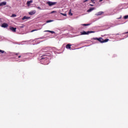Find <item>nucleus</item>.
Listing matches in <instances>:
<instances>
[{
    "label": "nucleus",
    "instance_id": "obj_25",
    "mask_svg": "<svg viewBox=\"0 0 128 128\" xmlns=\"http://www.w3.org/2000/svg\"><path fill=\"white\" fill-rule=\"evenodd\" d=\"M38 10H42V8H40V6H38V7H36Z\"/></svg>",
    "mask_w": 128,
    "mask_h": 128
},
{
    "label": "nucleus",
    "instance_id": "obj_19",
    "mask_svg": "<svg viewBox=\"0 0 128 128\" xmlns=\"http://www.w3.org/2000/svg\"><path fill=\"white\" fill-rule=\"evenodd\" d=\"M82 25L84 26H90V24H82Z\"/></svg>",
    "mask_w": 128,
    "mask_h": 128
},
{
    "label": "nucleus",
    "instance_id": "obj_29",
    "mask_svg": "<svg viewBox=\"0 0 128 128\" xmlns=\"http://www.w3.org/2000/svg\"><path fill=\"white\" fill-rule=\"evenodd\" d=\"M90 6H94V5L90 4Z\"/></svg>",
    "mask_w": 128,
    "mask_h": 128
},
{
    "label": "nucleus",
    "instance_id": "obj_32",
    "mask_svg": "<svg viewBox=\"0 0 128 128\" xmlns=\"http://www.w3.org/2000/svg\"><path fill=\"white\" fill-rule=\"evenodd\" d=\"M103 0H100V2H102Z\"/></svg>",
    "mask_w": 128,
    "mask_h": 128
},
{
    "label": "nucleus",
    "instance_id": "obj_34",
    "mask_svg": "<svg viewBox=\"0 0 128 128\" xmlns=\"http://www.w3.org/2000/svg\"><path fill=\"white\" fill-rule=\"evenodd\" d=\"M126 34H128V32H126Z\"/></svg>",
    "mask_w": 128,
    "mask_h": 128
},
{
    "label": "nucleus",
    "instance_id": "obj_16",
    "mask_svg": "<svg viewBox=\"0 0 128 128\" xmlns=\"http://www.w3.org/2000/svg\"><path fill=\"white\" fill-rule=\"evenodd\" d=\"M16 14H12V18H16Z\"/></svg>",
    "mask_w": 128,
    "mask_h": 128
},
{
    "label": "nucleus",
    "instance_id": "obj_13",
    "mask_svg": "<svg viewBox=\"0 0 128 128\" xmlns=\"http://www.w3.org/2000/svg\"><path fill=\"white\" fill-rule=\"evenodd\" d=\"M94 10V8H90L89 10H88V12H90L92 10Z\"/></svg>",
    "mask_w": 128,
    "mask_h": 128
},
{
    "label": "nucleus",
    "instance_id": "obj_14",
    "mask_svg": "<svg viewBox=\"0 0 128 128\" xmlns=\"http://www.w3.org/2000/svg\"><path fill=\"white\" fill-rule=\"evenodd\" d=\"M54 22V20H47V21L46 22L47 24H48V22Z\"/></svg>",
    "mask_w": 128,
    "mask_h": 128
},
{
    "label": "nucleus",
    "instance_id": "obj_3",
    "mask_svg": "<svg viewBox=\"0 0 128 128\" xmlns=\"http://www.w3.org/2000/svg\"><path fill=\"white\" fill-rule=\"evenodd\" d=\"M48 55H42L41 56L40 60L42 62H46V60H48Z\"/></svg>",
    "mask_w": 128,
    "mask_h": 128
},
{
    "label": "nucleus",
    "instance_id": "obj_1",
    "mask_svg": "<svg viewBox=\"0 0 128 128\" xmlns=\"http://www.w3.org/2000/svg\"><path fill=\"white\" fill-rule=\"evenodd\" d=\"M93 40H98L99 42H101L102 44L104 42H108L109 40L108 38L104 40L102 38H93Z\"/></svg>",
    "mask_w": 128,
    "mask_h": 128
},
{
    "label": "nucleus",
    "instance_id": "obj_30",
    "mask_svg": "<svg viewBox=\"0 0 128 128\" xmlns=\"http://www.w3.org/2000/svg\"><path fill=\"white\" fill-rule=\"evenodd\" d=\"M70 14L71 16H72V14L71 12H70L69 14Z\"/></svg>",
    "mask_w": 128,
    "mask_h": 128
},
{
    "label": "nucleus",
    "instance_id": "obj_21",
    "mask_svg": "<svg viewBox=\"0 0 128 128\" xmlns=\"http://www.w3.org/2000/svg\"><path fill=\"white\" fill-rule=\"evenodd\" d=\"M36 30H32L31 31V32H36Z\"/></svg>",
    "mask_w": 128,
    "mask_h": 128
},
{
    "label": "nucleus",
    "instance_id": "obj_33",
    "mask_svg": "<svg viewBox=\"0 0 128 128\" xmlns=\"http://www.w3.org/2000/svg\"><path fill=\"white\" fill-rule=\"evenodd\" d=\"M118 34H116V36H118Z\"/></svg>",
    "mask_w": 128,
    "mask_h": 128
},
{
    "label": "nucleus",
    "instance_id": "obj_20",
    "mask_svg": "<svg viewBox=\"0 0 128 128\" xmlns=\"http://www.w3.org/2000/svg\"><path fill=\"white\" fill-rule=\"evenodd\" d=\"M96 0H91L92 2V4H96V2H94Z\"/></svg>",
    "mask_w": 128,
    "mask_h": 128
},
{
    "label": "nucleus",
    "instance_id": "obj_5",
    "mask_svg": "<svg viewBox=\"0 0 128 128\" xmlns=\"http://www.w3.org/2000/svg\"><path fill=\"white\" fill-rule=\"evenodd\" d=\"M10 30H12L13 32H16V28H14L12 26L10 27Z\"/></svg>",
    "mask_w": 128,
    "mask_h": 128
},
{
    "label": "nucleus",
    "instance_id": "obj_23",
    "mask_svg": "<svg viewBox=\"0 0 128 128\" xmlns=\"http://www.w3.org/2000/svg\"><path fill=\"white\" fill-rule=\"evenodd\" d=\"M45 32H50V30H45L44 31Z\"/></svg>",
    "mask_w": 128,
    "mask_h": 128
},
{
    "label": "nucleus",
    "instance_id": "obj_12",
    "mask_svg": "<svg viewBox=\"0 0 128 128\" xmlns=\"http://www.w3.org/2000/svg\"><path fill=\"white\" fill-rule=\"evenodd\" d=\"M70 46H72V45H70V44H68L66 46V48H68V49H70L71 48Z\"/></svg>",
    "mask_w": 128,
    "mask_h": 128
},
{
    "label": "nucleus",
    "instance_id": "obj_18",
    "mask_svg": "<svg viewBox=\"0 0 128 128\" xmlns=\"http://www.w3.org/2000/svg\"><path fill=\"white\" fill-rule=\"evenodd\" d=\"M61 14H62V16H66V14L61 13Z\"/></svg>",
    "mask_w": 128,
    "mask_h": 128
},
{
    "label": "nucleus",
    "instance_id": "obj_17",
    "mask_svg": "<svg viewBox=\"0 0 128 128\" xmlns=\"http://www.w3.org/2000/svg\"><path fill=\"white\" fill-rule=\"evenodd\" d=\"M124 18L125 20H126L128 18V15L124 16Z\"/></svg>",
    "mask_w": 128,
    "mask_h": 128
},
{
    "label": "nucleus",
    "instance_id": "obj_2",
    "mask_svg": "<svg viewBox=\"0 0 128 128\" xmlns=\"http://www.w3.org/2000/svg\"><path fill=\"white\" fill-rule=\"evenodd\" d=\"M94 31H88V32H86V31H83L82 32H81V35H84V34H94Z\"/></svg>",
    "mask_w": 128,
    "mask_h": 128
},
{
    "label": "nucleus",
    "instance_id": "obj_7",
    "mask_svg": "<svg viewBox=\"0 0 128 128\" xmlns=\"http://www.w3.org/2000/svg\"><path fill=\"white\" fill-rule=\"evenodd\" d=\"M2 28H8V24L6 23H3L2 25Z\"/></svg>",
    "mask_w": 128,
    "mask_h": 128
},
{
    "label": "nucleus",
    "instance_id": "obj_24",
    "mask_svg": "<svg viewBox=\"0 0 128 128\" xmlns=\"http://www.w3.org/2000/svg\"><path fill=\"white\" fill-rule=\"evenodd\" d=\"M54 12H56V11H52L50 14H54Z\"/></svg>",
    "mask_w": 128,
    "mask_h": 128
},
{
    "label": "nucleus",
    "instance_id": "obj_6",
    "mask_svg": "<svg viewBox=\"0 0 128 128\" xmlns=\"http://www.w3.org/2000/svg\"><path fill=\"white\" fill-rule=\"evenodd\" d=\"M36 12V10H32L31 12H29L28 14H30V16H32V14H34Z\"/></svg>",
    "mask_w": 128,
    "mask_h": 128
},
{
    "label": "nucleus",
    "instance_id": "obj_9",
    "mask_svg": "<svg viewBox=\"0 0 128 128\" xmlns=\"http://www.w3.org/2000/svg\"><path fill=\"white\" fill-rule=\"evenodd\" d=\"M29 18H30V17L26 16H24L22 18V20H29Z\"/></svg>",
    "mask_w": 128,
    "mask_h": 128
},
{
    "label": "nucleus",
    "instance_id": "obj_26",
    "mask_svg": "<svg viewBox=\"0 0 128 128\" xmlns=\"http://www.w3.org/2000/svg\"><path fill=\"white\" fill-rule=\"evenodd\" d=\"M88 2V0H85L84 1V2Z\"/></svg>",
    "mask_w": 128,
    "mask_h": 128
},
{
    "label": "nucleus",
    "instance_id": "obj_31",
    "mask_svg": "<svg viewBox=\"0 0 128 128\" xmlns=\"http://www.w3.org/2000/svg\"><path fill=\"white\" fill-rule=\"evenodd\" d=\"M18 53H16V56H18Z\"/></svg>",
    "mask_w": 128,
    "mask_h": 128
},
{
    "label": "nucleus",
    "instance_id": "obj_10",
    "mask_svg": "<svg viewBox=\"0 0 128 128\" xmlns=\"http://www.w3.org/2000/svg\"><path fill=\"white\" fill-rule=\"evenodd\" d=\"M6 2H4L0 3V6H6Z\"/></svg>",
    "mask_w": 128,
    "mask_h": 128
},
{
    "label": "nucleus",
    "instance_id": "obj_27",
    "mask_svg": "<svg viewBox=\"0 0 128 128\" xmlns=\"http://www.w3.org/2000/svg\"><path fill=\"white\" fill-rule=\"evenodd\" d=\"M51 34H54V31H50V32Z\"/></svg>",
    "mask_w": 128,
    "mask_h": 128
},
{
    "label": "nucleus",
    "instance_id": "obj_28",
    "mask_svg": "<svg viewBox=\"0 0 128 128\" xmlns=\"http://www.w3.org/2000/svg\"><path fill=\"white\" fill-rule=\"evenodd\" d=\"M18 58H22V56H18Z\"/></svg>",
    "mask_w": 128,
    "mask_h": 128
},
{
    "label": "nucleus",
    "instance_id": "obj_22",
    "mask_svg": "<svg viewBox=\"0 0 128 128\" xmlns=\"http://www.w3.org/2000/svg\"><path fill=\"white\" fill-rule=\"evenodd\" d=\"M0 52H1L2 54H4V51L0 50Z\"/></svg>",
    "mask_w": 128,
    "mask_h": 128
},
{
    "label": "nucleus",
    "instance_id": "obj_8",
    "mask_svg": "<svg viewBox=\"0 0 128 128\" xmlns=\"http://www.w3.org/2000/svg\"><path fill=\"white\" fill-rule=\"evenodd\" d=\"M32 2V0H30V1H28L26 2V4L28 6H30V4Z\"/></svg>",
    "mask_w": 128,
    "mask_h": 128
},
{
    "label": "nucleus",
    "instance_id": "obj_11",
    "mask_svg": "<svg viewBox=\"0 0 128 128\" xmlns=\"http://www.w3.org/2000/svg\"><path fill=\"white\" fill-rule=\"evenodd\" d=\"M102 14H104V12H99L98 13H96V16H102Z\"/></svg>",
    "mask_w": 128,
    "mask_h": 128
},
{
    "label": "nucleus",
    "instance_id": "obj_15",
    "mask_svg": "<svg viewBox=\"0 0 128 128\" xmlns=\"http://www.w3.org/2000/svg\"><path fill=\"white\" fill-rule=\"evenodd\" d=\"M19 28H24V25L21 24V26H19Z\"/></svg>",
    "mask_w": 128,
    "mask_h": 128
},
{
    "label": "nucleus",
    "instance_id": "obj_4",
    "mask_svg": "<svg viewBox=\"0 0 128 128\" xmlns=\"http://www.w3.org/2000/svg\"><path fill=\"white\" fill-rule=\"evenodd\" d=\"M56 2H47V4L49 6H54L56 4Z\"/></svg>",
    "mask_w": 128,
    "mask_h": 128
}]
</instances>
